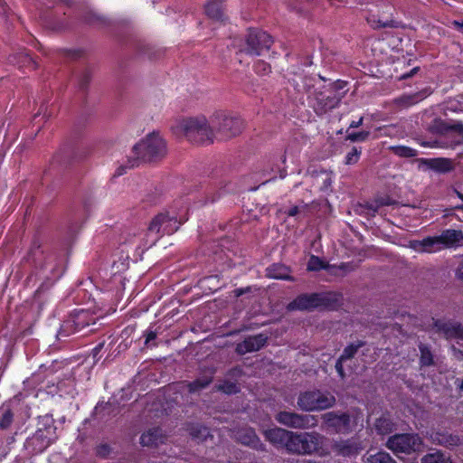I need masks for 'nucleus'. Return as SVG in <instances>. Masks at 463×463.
<instances>
[{"label": "nucleus", "instance_id": "nucleus-1", "mask_svg": "<svg viewBox=\"0 0 463 463\" xmlns=\"http://www.w3.org/2000/svg\"><path fill=\"white\" fill-rule=\"evenodd\" d=\"M343 81L325 84L322 79L312 87H307L309 102L317 114H323L335 108L344 98L346 90Z\"/></svg>", "mask_w": 463, "mask_h": 463}, {"label": "nucleus", "instance_id": "nucleus-2", "mask_svg": "<svg viewBox=\"0 0 463 463\" xmlns=\"http://www.w3.org/2000/svg\"><path fill=\"white\" fill-rule=\"evenodd\" d=\"M171 129L177 137H184L191 142L211 144L214 140V130L203 115L176 119Z\"/></svg>", "mask_w": 463, "mask_h": 463}, {"label": "nucleus", "instance_id": "nucleus-3", "mask_svg": "<svg viewBox=\"0 0 463 463\" xmlns=\"http://www.w3.org/2000/svg\"><path fill=\"white\" fill-rule=\"evenodd\" d=\"M185 221L184 214L176 213L174 209L159 213L148 226L145 246L150 248L161 236L175 232Z\"/></svg>", "mask_w": 463, "mask_h": 463}, {"label": "nucleus", "instance_id": "nucleus-4", "mask_svg": "<svg viewBox=\"0 0 463 463\" xmlns=\"http://www.w3.org/2000/svg\"><path fill=\"white\" fill-rule=\"evenodd\" d=\"M463 240L461 231L446 230L439 236H430L423 240L409 242V247L416 252L433 253L445 248L454 247Z\"/></svg>", "mask_w": 463, "mask_h": 463}, {"label": "nucleus", "instance_id": "nucleus-5", "mask_svg": "<svg viewBox=\"0 0 463 463\" xmlns=\"http://www.w3.org/2000/svg\"><path fill=\"white\" fill-rule=\"evenodd\" d=\"M137 159L156 160L166 154L165 139L156 132L146 135L133 147Z\"/></svg>", "mask_w": 463, "mask_h": 463}, {"label": "nucleus", "instance_id": "nucleus-6", "mask_svg": "<svg viewBox=\"0 0 463 463\" xmlns=\"http://www.w3.org/2000/svg\"><path fill=\"white\" fill-rule=\"evenodd\" d=\"M323 437L317 433H294L291 432L288 451L298 454H311L319 452L321 455L326 452L322 449Z\"/></svg>", "mask_w": 463, "mask_h": 463}, {"label": "nucleus", "instance_id": "nucleus-7", "mask_svg": "<svg viewBox=\"0 0 463 463\" xmlns=\"http://www.w3.org/2000/svg\"><path fill=\"white\" fill-rule=\"evenodd\" d=\"M335 402L334 395L318 390L303 392L298 400L299 408L307 411L326 410L332 407Z\"/></svg>", "mask_w": 463, "mask_h": 463}, {"label": "nucleus", "instance_id": "nucleus-8", "mask_svg": "<svg viewBox=\"0 0 463 463\" xmlns=\"http://www.w3.org/2000/svg\"><path fill=\"white\" fill-rule=\"evenodd\" d=\"M214 137L220 134L223 137H231L238 135L242 128L240 118L226 112H217L211 118Z\"/></svg>", "mask_w": 463, "mask_h": 463}, {"label": "nucleus", "instance_id": "nucleus-9", "mask_svg": "<svg viewBox=\"0 0 463 463\" xmlns=\"http://www.w3.org/2000/svg\"><path fill=\"white\" fill-rule=\"evenodd\" d=\"M422 441L417 434H396L390 437L386 447L394 454H411L420 450Z\"/></svg>", "mask_w": 463, "mask_h": 463}, {"label": "nucleus", "instance_id": "nucleus-10", "mask_svg": "<svg viewBox=\"0 0 463 463\" xmlns=\"http://www.w3.org/2000/svg\"><path fill=\"white\" fill-rule=\"evenodd\" d=\"M43 420L44 429L39 428L34 435L27 439V446H33V451L38 453L48 448L56 439L55 427L52 424V419L45 416Z\"/></svg>", "mask_w": 463, "mask_h": 463}, {"label": "nucleus", "instance_id": "nucleus-11", "mask_svg": "<svg viewBox=\"0 0 463 463\" xmlns=\"http://www.w3.org/2000/svg\"><path fill=\"white\" fill-rule=\"evenodd\" d=\"M272 44V39L269 33L262 31H250L246 39L244 51L250 55H262Z\"/></svg>", "mask_w": 463, "mask_h": 463}, {"label": "nucleus", "instance_id": "nucleus-12", "mask_svg": "<svg viewBox=\"0 0 463 463\" xmlns=\"http://www.w3.org/2000/svg\"><path fill=\"white\" fill-rule=\"evenodd\" d=\"M324 422L328 429L334 430L335 432L345 433L351 430L352 427L357 425L360 418L354 417L353 420L345 414L335 412H327L323 415Z\"/></svg>", "mask_w": 463, "mask_h": 463}, {"label": "nucleus", "instance_id": "nucleus-13", "mask_svg": "<svg viewBox=\"0 0 463 463\" xmlns=\"http://www.w3.org/2000/svg\"><path fill=\"white\" fill-rule=\"evenodd\" d=\"M327 298L325 294H304L288 305V310H309L326 305Z\"/></svg>", "mask_w": 463, "mask_h": 463}, {"label": "nucleus", "instance_id": "nucleus-14", "mask_svg": "<svg viewBox=\"0 0 463 463\" xmlns=\"http://www.w3.org/2000/svg\"><path fill=\"white\" fill-rule=\"evenodd\" d=\"M276 419L279 423L291 428L305 429L316 425V420L313 416L300 415L294 412H279Z\"/></svg>", "mask_w": 463, "mask_h": 463}, {"label": "nucleus", "instance_id": "nucleus-15", "mask_svg": "<svg viewBox=\"0 0 463 463\" xmlns=\"http://www.w3.org/2000/svg\"><path fill=\"white\" fill-rule=\"evenodd\" d=\"M62 274V267L54 259H48L37 268V276L43 283L52 284Z\"/></svg>", "mask_w": 463, "mask_h": 463}, {"label": "nucleus", "instance_id": "nucleus-16", "mask_svg": "<svg viewBox=\"0 0 463 463\" xmlns=\"http://www.w3.org/2000/svg\"><path fill=\"white\" fill-rule=\"evenodd\" d=\"M427 169L438 174H448L455 169V163L447 157L422 158L420 160Z\"/></svg>", "mask_w": 463, "mask_h": 463}, {"label": "nucleus", "instance_id": "nucleus-17", "mask_svg": "<svg viewBox=\"0 0 463 463\" xmlns=\"http://www.w3.org/2000/svg\"><path fill=\"white\" fill-rule=\"evenodd\" d=\"M266 439L278 448L288 449L291 431L280 428H272L264 431Z\"/></svg>", "mask_w": 463, "mask_h": 463}, {"label": "nucleus", "instance_id": "nucleus-18", "mask_svg": "<svg viewBox=\"0 0 463 463\" xmlns=\"http://www.w3.org/2000/svg\"><path fill=\"white\" fill-rule=\"evenodd\" d=\"M267 337L262 334L250 336L237 345L236 351L240 354L258 351L265 345Z\"/></svg>", "mask_w": 463, "mask_h": 463}, {"label": "nucleus", "instance_id": "nucleus-19", "mask_svg": "<svg viewBox=\"0 0 463 463\" xmlns=\"http://www.w3.org/2000/svg\"><path fill=\"white\" fill-rule=\"evenodd\" d=\"M430 94H431V90L430 88H424L418 92L404 94V95L399 97L396 99V103L401 107H410V106L415 105V104L419 103L420 101L423 100Z\"/></svg>", "mask_w": 463, "mask_h": 463}, {"label": "nucleus", "instance_id": "nucleus-20", "mask_svg": "<svg viewBox=\"0 0 463 463\" xmlns=\"http://www.w3.org/2000/svg\"><path fill=\"white\" fill-rule=\"evenodd\" d=\"M165 437L162 434V431L158 428L148 430L144 432L140 437V443L143 446H157L163 443Z\"/></svg>", "mask_w": 463, "mask_h": 463}, {"label": "nucleus", "instance_id": "nucleus-21", "mask_svg": "<svg viewBox=\"0 0 463 463\" xmlns=\"http://www.w3.org/2000/svg\"><path fill=\"white\" fill-rule=\"evenodd\" d=\"M232 436L242 444L256 447L259 439L255 431L250 428H245L232 431Z\"/></svg>", "mask_w": 463, "mask_h": 463}, {"label": "nucleus", "instance_id": "nucleus-22", "mask_svg": "<svg viewBox=\"0 0 463 463\" xmlns=\"http://www.w3.org/2000/svg\"><path fill=\"white\" fill-rule=\"evenodd\" d=\"M335 450L343 456L352 457L359 453L362 448L353 440L342 441L335 445Z\"/></svg>", "mask_w": 463, "mask_h": 463}, {"label": "nucleus", "instance_id": "nucleus-23", "mask_svg": "<svg viewBox=\"0 0 463 463\" xmlns=\"http://www.w3.org/2000/svg\"><path fill=\"white\" fill-rule=\"evenodd\" d=\"M286 161H287V156L284 153L279 155V156L273 157L271 159L270 171H271V173L274 174V176L272 178H276L277 175H279V178H284L287 175V170H286V166H285Z\"/></svg>", "mask_w": 463, "mask_h": 463}, {"label": "nucleus", "instance_id": "nucleus-24", "mask_svg": "<svg viewBox=\"0 0 463 463\" xmlns=\"http://www.w3.org/2000/svg\"><path fill=\"white\" fill-rule=\"evenodd\" d=\"M440 330L443 332L447 338H457L463 340V325L457 323H445L440 326Z\"/></svg>", "mask_w": 463, "mask_h": 463}, {"label": "nucleus", "instance_id": "nucleus-25", "mask_svg": "<svg viewBox=\"0 0 463 463\" xmlns=\"http://www.w3.org/2000/svg\"><path fill=\"white\" fill-rule=\"evenodd\" d=\"M206 14L213 20L223 21V12L220 0H211L205 5Z\"/></svg>", "mask_w": 463, "mask_h": 463}, {"label": "nucleus", "instance_id": "nucleus-26", "mask_svg": "<svg viewBox=\"0 0 463 463\" xmlns=\"http://www.w3.org/2000/svg\"><path fill=\"white\" fill-rule=\"evenodd\" d=\"M267 275L271 279L290 280L289 269L281 264H273L267 269Z\"/></svg>", "mask_w": 463, "mask_h": 463}, {"label": "nucleus", "instance_id": "nucleus-27", "mask_svg": "<svg viewBox=\"0 0 463 463\" xmlns=\"http://www.w3.org/2000/svg\"><path fill=\"white\" fill-rule=\"evenodd\" d=\"M357 349H358V345H348L347 347L345 348L342 355L337 360V362L335 364V370H336L338 375L342 379L345 377L343 363L345 360L350 359L356 353Z\"/></svg>", "mask_w": 463, "mask_h": 463}, {"label": "nucleus", "instance_id": "nucleus-28", "mask_svg": "<svg viewBox=\"0 0 463 463\" xmlns=\"http://www.w3.org/2000/svg\"><path fill=\"white\" fill-rule=\"evenodd\" d=\"M335 269V267H331L329 265H326L325 261L320 259L319 257L312 255L309 258L308 263H307V269L311 271H317L320 269Z\"/></svg>", "mask_w": 463, "mask_h": 463}, {"label": "nucleus", "instance_id": "nucleus-29", "mask_svg": "<svg viewBox=\"0 0 463 463\" xmlns=\"http://www.w3.org/2000/svg\"><path fill=\"white\" fill-rule=\"evenodd\" d=\"M366 461L368 463H396V461L388 453L383 451L369 455Z\"/></svg>", "mask_w": 463, "mask_h": 463}, {"label": "nucleus", "instance_id": "nucleus-30", "mask_svg": "<svg viewBox=\"0 0 463 463\" xmlns=\"http://www.w3.org/2000/svg\"><path fill=\"white\" fill-rule=\"evenodd\" d=\"M421 463H452V461L443 453L438 451L435 453L426 455L421 459Z\"/></svg>", "mask_w": 463, "mask_h": 463}, {"label": "nucleus", "instance_id": "nucleus-31", "mask_svg": "<svg viewBox=\"0 0 463 463\" xmlns=\"http://www.w3.org/2000/svg\"><path fill=\"white\" fill-rule=\"evenodd\" d=\"M392 151L402 157H414L418 155V151L406 146H395L391 147Z\"/></svg>", "mask_w": 463, "mask_h": 463}, {"label": "nucleus", "instance_id": "nucleus-32", "mask_svg": "<svg viewBox=\"0 0 463 463\" xmlns=\"http://www.w3.org/2000/svg\"><path fill=\"white\" fill-rule=\"evenodd\" d=\"M212 382L211 376H204L202 379H198L192 383L187 384L189 392H196L205 388Z\"/></svg>", "mask_w": 463, "mask_h": 463}, {"label": "nucleus", "instance_id": "nucleus-33", "mask_svg": "<svg viewBox=\"0 0 463 463\" xmlns=\"http://www.w3.org/2000/svg\"><path fill=\"white\" fill-rule=\"evenodd\" d=\"M13 420V414L9 409L0 410V428L6 429L10 426Z\"/></svg>", "mask_w": 463, "mask_h": 463}, {"label": "nucleus", "instance_id": "nucleus-34", "mask_svg": "<svg viewBox=\"0 0 463 463\" xmlns=\"http://www.w3.org/2000/svg\"><path fill=\"white\" fill-rule=\"evenodd\" d=\"M287 214L292 217L304 218L307 215V205L292 206L288 210Z\"/></svg>", "mask_w": 463, "mask_h": 463}, {"label": "nucleus", "instance_id": "nucleus-35", "mask_svg": "<svg viewBox=\"0 0 463 463\" xmlns=\"http://www.w3.org/2000/svg\"><path fill=\"white\" fill-rule=\"evenodd\" d=\"M375 428L379 433L385 434L392 430V423L389 420L385 418H381L377 420L375 423Z\"/></svg>", "mask_w": 463, "mask_h": 463}, {"label": "nucleus", "instance_id": "nucleus-36", "mask_svg": "<svg viewBox=\"0 0 463 463\" xmlns=\"http://www.w3.org/2000/svg\"><path fill=\"white\" fill-rule=\"evenodd\" d=\"M19 66L24 67L27 66L32 69L36 68V62L33 60V58L26 52H23L19 55V59L17 61Z\"/></svg>", "mask_w": 463, "mask_h": 463}, {"label": "nucleus", "instance_id": "nucleus-37", "mask_svg": "<svg viewBox=\"0 0 463 463\" xmlns=\"http://www.w3.org/2000/svg\"><path fill=\"white\" fill-rule=\"evenodd\" d=\"M370 136L369 131H361L357 133H350L347 135V139L352 142L365 141Z\"/></svg>", "mask_w": 463, "mask_h": 463}, {"label": "nucleus", "instance_id": "nucleus-38", "mask_svg": "<svg viewBox=\"0 0 463 463\" xmlns=\"http://www.w3.org/2000/svg\"><path fill=\"white\" fill-rule=\"evenodd\" d=\"M361 151L356 147H353V149L347 153L345 156V164L353 165L358 162L360 158Z\"/></svg>", "mask_w": 463, "mask_h": 463}, {"label": "nucleus", "instance_id": "nucleus-39", "mask_svg": "<svg viewBox=\"0 0 463 463\" xmlns=\"http://www.w3.org/2000/svg\"><path fill=\"white\" fill-rule=\"evenodd\" d=\"M420 363L423 365H430L432 362V354L426 346H420Z\"/></svg>", "mask_w": 463, "mask_h": 463}, {"label": "nucleus", "instance_id": "nucleus-40", "mask_svg": "<svg viewBox=\"0 0 463 463\" xmlns=\"http://www.w3.org/2000/svg\"><path fill=\"white\" fill-rule=\"evenodd\" d=\"M218 389L227 394L235 393L239 391L237 384L230 382H225L219 385Z\"/></svg>", "mask_w": 463, "mask_h": 463}, {"label": "nucleus", "instance_id": "nucleus-41", "mask_svg": "<svg viewBox=\"0 0 463 463\" xmlns=\"http://www.w3.org/2000/svg\"><path fill=\"white\" fill-rule=\"evenodd\" d=\"M254 70L260 75H266L270 71V66L263 61H258L254 65Z\"/></svg>", "mask_w": 463, "mask_h": 463}, {"label": "nucleus", "instance_id": "nucleus-42", "mask_svg": "<svg viewBox=\"0 0 463 463\" xmlns=\"http://www.w3.org/2000/svg\"><path fill=\"white\" fill-rule=\"evenodd\" d=\"M192 435L197 439H202L203 440L207 439V437H213V435H210V432L207 428L205 427H200L197 431L193 430Z\"/></svg>", "mask_w": 463, "mask_h": 463}, {"label": "nucleus", "instance_id": "nucleus-43", "mask_svg": "<svg viewBox=\"0 0 463 463\" xmlns=\"http://www.w3.org/2000/svg\"><path fill=\"white\" fill-rule=\"evenodd\" d=\"M440 443H444L446 446H455L459 442V439L458 437L449 436L445 438L444 440H439Z\"/></svg>", "mask_w": 463, "mask_h": 463}, {"label": "nucleus", "instance_id": "nucleus-44", "mask_svg": "<svg viewBox=\"0 0 463 463\" xmlns=\"http://www.w3.org/2000/svg\"><path fill=\"white\" fill-rule=\"evenodd\" d=\"M451 25L458 30V32L463 33V20H454L451 22Z\"/></svg>", "mask_w": 463, "mask_h": 463}, {"label": "nucleus", "instance_id": "nucleus-45", "mask_svg": "<svg viewBox=\"0 0 463 463\" xmlns=\"http://www.w3.org/2000/svg\"><path fill=\"white\" fill-rule=\"evenodd\" d=\"M156 337V334L153 331H149L146 336V345H149L151 341H154Z\"/></svg>", "mask_w": 463, "mask_h": 463}, {"label": "nucleus", "instance_id": "nucleus-46", "mask_svg": "<svg viewBox=\"0 0 463 463\" xmlns=\"http://www.w3.org/2000/svg\"><path fill=\"white\" fill-rule=\"evenodd\" d=\"M363 120H364V118H360V119L357 121H352L350 124V128H355L360 127L363 124Z\"/></svg>", "mask_w": 463, "mask_h": 463}, {"label": "nucleus", "instance_id": "nucleus-47", "mask_svg": "<svg viewBox=\"0 0 463 463\" xmlns=\"http://www.w3.org/2000/svg\"><path fill=\"white\" fill-rule=\"evenodd\" d=\"M455 194L457 196L463 201V194L458 192V190H455ZM457 209L463 210V205L458 206Z\"/></svg>", "mask_w": 463, "mask_h": 463}, {"label": "nucleus", "instance_id": "nucleus-48", "mask_svg": "<svg viewBox=\"0 0 463 463\" xmlns=\"http://www.w3.org/2000/svg\"><path fill=\"white\" fill-rule=\"evenodd\" d=\"M457 275L463 279V265H461L458 269V271H457Z\"/></svg>", "mask_w": 463, "mask_h": 463}, {"label": "nucleus", "instance_id": "nucleus-49", "mask_svg": "<svg viewBox=\"0 0 463 463\" xmlns=\"http://www.w3.org/2000/svg\"><path fill=\"white\" fill-rule=\"evenodd\" d=\"M125 173V169L123 167H118L117 170H116V175H121Z\"/></svg>", "mask_w": 463, "mask_h": 463}, {"label": "nucleus", "instance_id": "nucleus-50", "mask_svg": "<svg viewBox=\"0 0 463 463\" xmlns=\"http://www.w3.org/2000/svg\"><path fill=\"white\" fill-rule=\"evenodd\" d=\"M390 25V22L389 21H379V26H383V27H385V26H389Z\"/></svg>", "mask_w": 463, "mask_h": 463}, {"label": "nucleus", "instance_id": "nucleus-51", "mask_svg": "<svg viewBox=\"0 0 463 463\" xmlns=\"http://www.w3.org/2000/svg\"><path fill=\"white\" fill-rule=\"evenodd\" d=\"M235 292H236L237 296H241L243 293V290L240 288V289H236Z\"/></svg>", "mask_w": 463, "mask_h": 463}, {"label": "nucleus", "instance_id": "nucleus-52", "mask_svg": "<svg viewBox=\"0 0 463 463\" xmlns=\"http://www.w3.org/2000/svg\"><path fill=\"white\" fill-rule=\"evenodd\" d=\"M458 388H459L460 391H463V380L458 384Z\"/></svg>", "mask_w": 463, "mask_h": 463}, {"label": "nucleus", "instance_id": "nucleus-53", "mask_svg": "<svg viewBox=\"0 0 463 463\" xmlns=\"http://www.w3.org/2000/svg\"><path fill=\"white\" fill-rule=\"evenodd\" d=\"M136 161H137V159H135L134 161H132V162L130 163V165H129V166H130V167L134 166V165H136Z\"/></svg>", "mask_w": 463, "mask_h": 463}, {"label": "nucleus", "instance_id": "nucleus-54", "mask_svg": "<svg viewBox=\"0 0 463 463\" xmlns=\"http://www.w3.org/2000/svg\"><path fill=\"white\" fill-rule=\"evenodd\" d=\"M423 146H430V147H434L433 145H429V144H424Z\"/></svg>", "mask_w": 463, "mask_h": 463}, {"label": "nucleus", "instance_id": "nucleus-55", "mask_svg": "<svg viewBox=\"0 0 463 463\" xmlns=\"http://www.w3.org/2000/svg\"><path fill=\"white\" fill-rule=\"evenodd\" d=\"M381 135H382V134H380V135H375V136L373 137V138H377V137H379Z\"/></svg>", "mask_w": 463, "mask_h": 463}, {"label": "nucleus", "instance_id": "nucleus-56", "mask_svg": "<svg viewBox=\"0 0 463 463\" xmlns=\"http://www.w3.org/2000/svg\"><path fill=\"white\" fill-rule=\"evenodd\" d=\"M416 70L417 68H413V70H411V73L414 72Z\"/></svg>", "mask_w": 463, "mask_h": 463}, {"label": "nucleus", "instance_id": "nucleus-57", "mask_svg": "<svg viewBox=\"0 0 463 463\" xmlns=\"http://www.w3.org/2000/svg\"><path fill=\"white\" fill-rule=\"evenodd\" d=\"M377 130H378V131H382V130H383V128H377Z\"/></svg>", "mask_w": 463, "mask_h": 463}, {"label": "nucleus", "instance_id": "nucleus-58", "mask_svg": "<svg viewBox=\"0 0 463 463\" xmlns=\"http://www.w3.org/2000/svg\"><path fill=\"white\" fill-rule=\"evenodd\" d=\"M460 132L463 134V127L460 128Z\"/></svg>", "mask_w": 463, "mask_h": 463}, {"label": "nucleus", "instance_id": "nucleus-59", "mask_svg": "<svg viewBox=\"0 0 463 463\" xmlns=\"http://www.w3.org/2000/svg\"><path fill=\"white\" fill-rule=\"evenodd\" d=\"M308 463H315V462H312V461H308Z\"/></svg>", "mask_w": 463, "mask_h": 463}]
</instances>
